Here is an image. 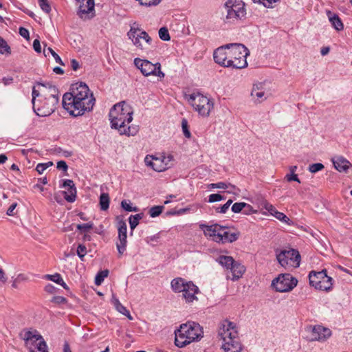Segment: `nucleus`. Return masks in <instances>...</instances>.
Here are the masks:
<instances>
[{"instance_id":"1","label":"nucleus","mask_w":352,"mask_h":352,"mask_svg":"<svg viewBox=\"0 0 352 352\" xmlns=\"http://www.w3.org/2000/svg\"><path fill=\"white\" fill-rule=\"evenodd\" d=\"M62 102L63 107L70 115L79 116L93 109L95 98L88 86L80 82L72 85L71 91L63 95Z\"/></svg>"},{"instance_id":"2","label":"nucleus","mask_w":352,"mask_h":352,"mask_svg":"<svg viewBox=\"0 0 352 352\" xmlns=\"http://www.w3.org/2000/svg\"><path fill=\"white\" fill-rule=\"evenodd\" d=\"M133 113L131 107L124 101L115 104L109 112L111 128L117 129L120 135H135L138 132L136 126H126V124L133 120Z\"/></svg>"},{"instance_id":"3","label":"nucleus","mask_w":352,"mask_h":352,"mask_svg":"<svg viewBox=\"0 0 352 352\" xmlns=\"http://www.w3.org/2000/svg\"><path fill=\"white\" fill-rule=\"evenodd\" d=\"M37 85L43 88L41 90V94L44 98L39 102L37 107L34 108V112L38 116H48L54 111L58 102V91L55 86L49 83L37 82Z\"/></svg>"},{"instance_id":"4","label":"nucleus","mask_w":352,"mask_h":352,"mask_svg":"<svg viewBox=\"0 0 352 352\" xmlns=\"http://www.w3.org/2000/svg\"><path fill=\"white\" fill-rule=\"evenodd\" d=\"M204 331L199 324L188 322L182 324L175 331V344L177 347L182 348L203 337Z\"/></svg>"},{"instance_id":"5","label":"nucleus","mask_w":352,"mask_h":352,"mask_svg":"<svg viewBox=\"0 0 352 352\" xmlns=\"http://www.w3.org/2000/svg\"><path fill=\"white\" fill-rule=\"evenodd\" d=\"M219 336L222 340V348L225 352H241L242 346L239 341L238 331L234 323L224 320L221 324Z\"/></svg>"},{"instance_id":"6","label":"nucleus","mask_w":352,"mask_h":352,"mask_svg":"<svg viewBox=\"0 0 352 352\" xmlns=\"http://www.w3.org/2000/svg\"><path fill=\"white\" fill-rule=\"evenodd\" d=\"M228 47V60H230V67L235 69H243L248 66L246 58L250 52L248 49L241 43L226 44Z\"/></svg>"},{"instance_id":"7","label":"nucleus","mask_w":352,"mask_h":352,"mask_svg":"<svg viewBox=\"0 0 352 352\" xmlns=\"http://www.w3.org/2000/svg\"><path fill=\"white\" fill-rule=\"evenodd\" d=\"M20 336L30 352H48L45 341L36 330H24Z\"/></svg>"},{"instance_id":"8","label":"nucleus","mask_w":352,"mask_h":352,"mask_svg":"<svg viewBox=\"0 0 352 352\" xmlns=\"http://www.w3.org/2000/svg\"><path fill=\"white\" fill-rule=\"evenodd\" d=\"M188 101L193 109L203 117L209 116L210 111L214 108L213 100L199 92L189 95Z\"/></svg>"},{"instance_id":"9","label":"nucleus","mask_w":352,"mask_h":352,"mask_svg":"<svg viewBox=\"0 0 352 352\" xmlns=\"http://www.w3.org/2000/svg\"><path fill=\"white\" fill-rule=\"evenodd\" d=\"M244 6L245 3L242 1L228 0L224 5L227 12L225 21L226 23H234L236 21L244 19L246 15Z\"/></svg>"},{"instance_id":"10","label":"nucleus","mask_w":352,"mask_h":352,"mask_svg":"<svg viewBox=\"0 0 352 352\" xmlns=\"http://www.w3.org/2000/svg\"><path fill=\"white\" fill-rule=\"evenodd\" d=\"M309 279V284L319 290L329 291L333 285V279L327 276L326 270L320 272H310Z\"/></svg>"},{"instance_id":"11","label":"nucleus","mask_w":352,"mask_h":352,"mask_svg":"<svg viewBox=\"0 0 352 352\" xmlns=\"http://www.w3.org/2000/svg\"><path fill=\"white\" fill-rule=\"evenodd\" d=\"M134 64L145 76L153 75L162 79L165 76L164 73L161 71V64L160 63L153 64L148 60L135 58Z\"/></svg>"},{"instance_id":"12","label":"nucleus","mask_w":352,"mask_h":352,"mask_svg":"<svg viewBox=\"0 0 352 352\" xmlns=\"http://www.w3.org/2000/svg\"><path fill=\"white\" fill-rule=\"evenodd\" d=\"M127 36L136 48L142 51L146 49L143 41L147 45H151L152 43V38L146 32L133 26H131L130 30L127 32Z\"/></svg>"},{"instance_id":"13","label":"nucleus","mask_w":352,"mask_h":352,"mask_svg":"<svg viewBox=\"0 0 352 352\" xmlns=\"http://www.w3.org/2000/svg\"><path fill=\"white\" fill-rule=\"evenodd\" d=\"M276 258L280 265L284 267H298L300 265V255L298 251L294 249L283 250L276 254Z\"/></svg>"},{"instance_id":"14","label":"nucleus","mask_w":352,"mask_h":352,"mask_svg":"<svg viewBox=\"0 0 352 352\" xmlns=\"http://www.w3.org/2000/svg\"><path fill=\"white\" fill-rule=\"evenodd\" d=\"M297 283V279L291 274H283L272 280V286L278 292H287L294 289Z\"/></svg>"},{"instance_id":"15","label":"nucleus","mask_w":352,"mask_h":352,"mask_svg":"<svg viewBox=\"0 0 352 352\" xmlns=\"http://www.w3.org/2000/svg\"><path fill=\"white\" fill-rule=\"evenodd\" d=\"M79 3L78 16L82 20H89L92 19L94 14V0H76Z\"/></svg>"},{"instance_id":"16","label":"nucleus","mask_w":352,"mask_h":352,"mask_svg":"<svg viewBox=\"0 0 352 352\" xmlns=\"http://www.w3.org/2000/svg\"><path fill=\"white\" fill-rule=\"evenodd\" d=\"M229 47H226V45L221 46L214 50L213 53V58L217 64L230 67V60H228V50Z\"/></svg>"},{"instance_id":"17","label":"nucleus","mask_w":352,"mask_h":352,"mask_svg":"<svg viewBox=\"0 0 352 352\" xmlns=\"http://www.w3.org/2000/svg\"><path fill=\"white\" fill-rule=\"evenodd\" d=\"M239 236L240 232L239 231H232V229L229 228L221 226L220 234L218 235L219 237V243H232L236 241L239 239Z\"/></svg>"},{"instance_id":"18","label":"nucleus","mask_w":352,"mask_h":352,"mask_svg":"<svg viewBox=\"0 0 352 352\" xmlns=\"http://www.w3.org/2000/svg\"><path fill=\"white\" fill-rule=\"evenodd\" d=\"M146 166L151 167L157 172H162L169 168L167 164H165L164 160L160 157H153L147 155L144 159Z\"/></svg>"},{"instance_id":"19","label":"nucleus","mask_w":352,"mask_h":352,"mask_svg":"<svg viewBox=\"0 0 352 352\" xmlns=\"http://www.w3.org/2000/svg\"><path fill=\"white\" fill-rule=\"evenodd\" d=\"M199 228L204 232V234L206 237L211 239L212 241L217 243H219V237L218 235L220 234V225L217 223L210 226L200 224Z\"/></svg>"},{"instance_id":"20","label":"nucleus","mask_w":352,"mask_h":352,"mask_svg":"<svg viewBox=\"0 0 352 352\" xmlns=\"http://www.w3.org/2000/svg\"><path fill=\"white\" fill-rule=\"evenodd\" d=\"M331 335L329 329L320 325L314 327L311 331V340L318 341H324Z\"/></svg>"},{"instance_id":"21","label":"nucleus","mask_w":352,"mask_h":352,"mask_svg":"<svg viewBox=\"0 0 352 352\" xmlns=\"http://www.w3.org/2000/svg\"><path fill=\"white\" fill-rule=\"evenodd\" d=\"M63 188H68L67 192L63 191L65 199L70 203L75 201L76 197V188L74 182L71 179H66L63 182Z\"/></svg>"},{"instance_id":"22","label":"nucleus","mask_w":352,"mask_h":352,"mask_svg":"<svg viewBox=\"0 0 352 352\" xmlns=\"http://www.w3.org/2000/svg\"><path fill=\"white\" fill-rule=\"evenodd\" d=\"M251 96L257 102H261L262 101L266 100L267 98V96L266 95L261 83L254 85L251 91Z\"/></svg>"},{"instance_id":"23","label":"nucleus","mask_w":352,"mask_h":352,"mask_svg":"<svg viewBox=\"0 0 352 352\" xmlns=\"http://www.w3.org/2000/svg\"><path fill=\"white\" fill-rule=\"evenodd\" d=\"M187 289H189L188 290V292H186V294H182L185 301L190 303L194 300H197V297L195 295L199 292V288L192 281H189Z\"/></svg>"},{"instance_id":"24","label":"nucleus","mask_w":352,"mask_h":352,"mask_svg":"<svg viewBox=\"0 0 352 352\" xmlns=\"http://www.w3.org/2000/svg\"><path fill=\"white\" fill-rule=\"evenodd\" d=\"M189 281L186 280L185 279L178 277L172 280L170 283V286L173 292L175 293H181L185 288L188 285Z\"/></svg>"},{"instance_id":"25","label":"nucleus","mask_w":352,"mask_h":352,"mask_svg":"<svg viewBox=\"0 0 352 352\" xmlns=\"http://www.w3.org/2000/svg\"><path fill=\"white\" fill-rule=\"evenodd\" d=\"M327 16H328V19L331 23V25L336 30L340 31V30H343V28H344L343 23L337 14L333 13L330 10H327Z\"/></svg>"},{"instance_id":"26","label":"nucleus","mask_w":352,"mask_h":352,"mask_svg":"<svg viewBox=\"0 0 352 352\" xmlns=\"http://www.w3.org/2000/svg\"><path fill=\"white\" fill-rule=\"evenodd\" d=\"M230 271L232 274V280H236L243 276L245 271V268L243 265L235 261L231 267Z\"/></svg>"},{"instance_id":"27","label":"nucleus","mask_w":352,"mask_h":352,"mask_svg":"<svg viewBox=\"0 0 352 352\" xmlns=\"http://www.w3.org/2000/svg\"><path fill=\"white\" fill-rule=\"evenodd\" d=\"M350 164V162L343 157H338L336 160H333L334 167L340 172H346Z\"/></svg>"},{"instance_id":"28","label":"nucleus","mask_w":352,"mask_h":352,"mask_svg":"<svg viewBox=\"0 0 352 352\" xmlns=\"http://www.w3.org/2000/svg\"><path fill=\"white\" fill-rule=\"evenodd\" d=\"M126 238V234H118V241L116 243V247L120 256H122L126 250L127 243Z\"/></svg>"},{"instance_id":"29","label":"nucleus","mask_w":352,"mask_h":352,"mask_svg":"<svg viewBox=\"0 0 352 352\" xmlns=\"http://www.w3.org/2000/svg\"><path fill=\"white\" fill-rule=\"evenodd\" d=\"M112 300L118 311L126 316L129 320H133V317L130 314L129 311L120 302L118 299L113 296Z\"/></svg>"},{"instance_id":"30","label":"nucleus","mask_w":352,"mask_h":352,"mask_svg":"<svg viewBox=\"0 0 352 352\" xmlns=\"http://www.w3.org/2000/svg\"><path fill=\"white\" fill-rule=\"evenodd\" d=\"M217 261L220 265L225 267L226 269H230L235 262L234 258L230 256H220L217 258Z\"/></svg>"},{"instance_id":"31","label":"nucleus","mask_w":352,"mask_h":352,"mask_svg":"<svg viewBox=\"0 0 352 352\" xmlns=\"http://www.w3.org/2000/svg\"><path fill=\"white\" fill-rule=\"evenodd\" d=\"M110 198L108 193L103 192L100 196L99 205L101 210L105 211L109 207Z\"/></svg>"},{"instance_id":"32","label":"nucleus","mask_w":352,"mask_h":352,"mask_svg":"<svg viewBox=\"0 0 352 352\" xmlns=\"http://www.w3.org/2000/svg\"><path fill=\"white\" fill-rule=\"evenodd\" d=\"M43 54L45 56H47L49 54H51L52 56L54 58L56 63L64 65L63 62L62 61L60 56L53 50L51 47H47V45H44Z\"/></svg>"},{"instance_id":"33","label":"nucleus","mask_w":352,"mask_h":352,"mask_svg":"<svg viewBox=\"0 0 352 352\" xmlns=\"http://www.w3.org/2000/svg\"><path fill=\"white\" fill-rule=\"evenodd\" d=\"M45 278L47 280H52L54 283H56L60 285L65 289L67 288L66 283L63 281L61 276L58 273H56L53 275L47 274L45 276Z\"/></svg>"},{"instance_id":"34","label":"nucleus","mask_w":352,"mask_h":352,"mask_svg":"<svg viewBox=\"0 0 352 352\" xmlns=\"http://www.w3.org/2000/svg\"><path fill=\"white\" fill-rule=\"evenodd\" d=\"M144 217V213H138L135 215H131L129 217V225L131 230H134L139 223V221Z\"/></svg>"},{"instance_id":"35","label":"nucleus","mask_w":352,"mask_h":352,"mask_svg":"<svg viewBox=\"0 0 352 352\" xmlns=\"http://www.w3.org/2000/svg\"><path fill=\"white\" fill-rule=\"evenodd\" d=\"M109 274V270H104L99 272L95 278V284L96 285H100L103 282L104 278L107 277Z\"/></svg>"},{"instance_id":"36","label":"nucleus","mask_w":352,"mask_h":352,"mask_svg":"<svg viewBox=\"0 0 352 352\" xmlns=\"http://www.w3.org/2000/svg\"><path fill=\"white\" fill-rule=\"evenodd\" d=\"M163 210L164 206H153L150 208L148 213L151 217H156L162 212Z\"/></svg>"},{"instance_id":"37","label":"nucleus","mask_w":352,"mask_h":352,"mask_svg":"<svg viewBox=\"0 0 352 352\" xmlns=\"http://www.w3.org/2000/svg\"><path fill=\"white\" fill-rule=\"evenodd\" d=\"M159 36L164 41H168L170 39L168 30L166 27H162L159 30Z\"/></svg>"},{"instance_id":"38","label":"nucleus","mask_w":352,"mask_h":352,"mask_svg":"<svg viewBox=\"0 0 352 352\" xmlns=\"http://www.w3.org/2000/svg\"><path fill=\"white\" fill-rule=\"evenodd\" d=\"M53 165L52 162H48L47 163H39L36 167V170L38 174H42L47 168Z\"/></svg>"},{"instance_id":"39","label":"nucleus","mask_w":352,"mask_h":352,"mask_svg":"<svg viewBox=\"0 0 352 352\" xmlns=\"http://www.w3.org/2000/svg\"><path fill=\"white\" fill-rule=\"evenodd\" d=\"M0 53L3 54H10V47L1 37H0Z\"/></svg>"},{"instance_id":"40","label":"nucleus","mask_w":352,"mask_h":352,"mask_svg":"<svg viewBox=\"0 0 352 352\" xmlns=\"http://www.w3.org/2000/svg\"><path fill=\"white\" fill-rule=\"evenodd\" d=\"M229 186H230L231 188H234L235 186L230 184H226L225 182H218V183H215V184H210L208 187L210 188H222V189H226L228 188Z\"/></svg>"},{"instance_id":"41","label":"nucleus","mask_w":352,"mask_h":352,"mask_svg":"<svg viewBox=\"0 0 352 352\" xmlns=\"http://www.w3.org/2000/svg\"><path fill=\"white\" fill-rule=\"evenodd\" d=\"M245 206L247 204L245 202L234 203L232 206V211L234 213L240 212Z\"/></svg>"},{"instance_id":"42","label":"nucleus","mask_w":352,"mask_h":352,"mask_svg":"<svg viewBox=\"0 0 352 352\" xmlns=\"http://www.w3.org/2000/svg\"><path fill=\"white\" fill-rule=\"evenodd\" d=\"M121 206L123 209L128 212H138V208L137 207H133L131 206L130 202H127L126 200H123L121 202Z\"/></svg>"},{"instance_id":"43","label":"nucleus","mask_w":352,"mask_h":352,"mask_svg":"<svg viewBox=\"0 0 352 352\" xmlns=\"http://www.w3.org/2000/svg\"><path fill=\"white\" fill-rule=\"evenodd\" d=\"M324 165L321 163L312 164L309 165V170L311 173H315L318 171L322 170L324 168Z\"/></svg>"},{"instance_id":"44","label":"nucleus","mask_w":352,"mask_h":352,"mask_svg":"<svg viewBox=\"0 0 352 352\" xmlns=\"http://www.w3.org/2000/svg\"><path fill=\"white\" fill-rule=\"evenodd\" d=\"M38 3L42 10L47 14L50 12L51 7L47 0H38Z\"/></svg>"},{"instance_id":"45","label":"nucleus","mask_w":352,"mask_h":352,"mask_svg":"<svg viewBox=\"0 0 352 352\" xmlns=\"http://www.w3.org/2000/svg\"><path fill=\"white\" fill-rule=\"evenodd\" d=\"M94 224L92 223L78 224L76 228L81 232H87L93 228Z\"/></svg>"},{"instance_id":"46","label":"nucleus","mask_w":352,"mask_h":352,"mask_svg":"<svg viewBox=\"0 0 352 352\" xmlns=\"http://www.w3.org/2000/svg\"><path fill=\"white\" fill-rule=\"evenodd\" d=\"M36 86L39 89L38 90L36 89L35 87H34L33 89H32V102L33 104V108H34L36 107V105H35V100H36V97L39 96L40 92H41V90L43 89V88L42 87H38L37 85H36Z\"/></svg>"},{"instance_id":"47","label":"nucleus","mask_w":352,"mask_h":352,"mask_svg":"<svg viewBox=\"0 0 352 352\" xmlns=\"http://www.w3.org/2000/svg\"><path fill=\"white\" fill-rule=\"evenodd\" d=\"M232 199H229L221 207L217 208L216 209L217 212L226 213L227 212L228 209L229 208V207L230 206V205L232 204Z\"/></svg>"},{"instance_id":"48","label":"nucleus","mask_w":352,"mask_h":352,"mask_svg":"<svg viewBox=\"0 0 352 352\" xmlns=\"http://www.w3.org/2000/svg\"><path fill=\"white\" fill-rule=\"evenodd\" d=\"M127 226L125 221L121 220L118 222V234H126Z\"/></svg>"},{"instance_id":"49","label":"nucleus","mask_w":352,"mask_h":352,"mask_svg":"<svg viewBox=\"0 0 352 352\" xmlns=\"http://www.w3.org/2000/svg\"><path fill=\"white\" fill-rule=\"evenodd\" d=\"M87 248L84 245L80 244L77 248V254L82 260V258L86 254Z\"/></svg>"},{"instance_id":"50","label":"nucleus","mask_w":352,"mask_h":352,"mask_svg":"<svg viewBox=\"0 0 352 352\" xmlns=\"http://www.w3.org/2000/svg\"><path fill=\"white\" fill-rule=\"evenodd\" d=\"M274 217H275L278 220H280L283 222H285V223H288L289 221V219L285 214H283V212H278V211H276L275 212V214L274 215Z\"/></svg>"},{"instance_id":"51","label":"nucleus","mask_w":352,"mask_h":352,"mask_svg":"<svg viewBox=\"0 0 352 352\" xmlns=\"http://www.w3.org/2000/svg\"><path fill=\"white\" fill-rule=\"evenodd\" d=\"M224 199V197L220 194H212L208 197V201L210 203L217 202Z\"/></svg>"},{"instance_id":"52","label":"nucleus","mask_w":352,"mask_h":352,"mask_svg":"<svg viewBox=\"0 0 352 352\" xmlns=\"http://www.w3.org/2000/svg\"><path fill=\"white\" fill-rule=\"evenodd\" d=\"M182 126L183 129L184 134L185 137L189 138H190V132L189 131L188 129V122L187 120L184 119L182 122Z\"/></svg>"},{"instance_id":"53","label":"nucleus","mask_w":352,"mask_h":352,"mask_svg":"<svg viewBox=\"0 0 352 352\" xmlns=\"http://www.w3.org/2000/svg\"><path fill=\"white\" fill-rule=\"evenodd\" d=\"M161 0H143L141 5L146 6H157L160 3Z\"/></svg>"},{"instance_id":"54","label":"nucleus","mask_w":352,"mask_h":352,"mask_svg":"<svg viewBox=\"0 0 352 352\" xmlns=\"http://www.w3.org/2000/svg\"><path fill=\"white\" fill-rule=\"evenodd\" d=\"M285 179H287V182L295 181L298 183H300V181L298 179V175H296L295 173H291V174L286 175Z\"/></svg>"},{"instance_id":"55","label":"nucleus","mask_w":352,"mask_h":352,"mask_svg":"<svg viewBox=\"0 0 352 352\" xmlns=\"http://www.w3.org/2000/svg\"><path fill=\"white\" fill-rule=\"evenodd\" d=\"M265 209H266L272 215H274L275 212L277 211L274 206L269 203H265Z\"/></svg>"},{"instance_id":"56","label":"nucleus","mask_w":352,"mask_h":352,"mask_svg":"<svg viewBox=\"0 0 352 352\" xmlns=\"http://www.w3.org/2000/svg\"><path fill=\"white\" fill-rule=\"evenodd\" d=\"M57 168L66 172L67 170L68 166L65 161L61 160L57 162Z\"/></svg>"},{"instance_id":"57","label":"nucleus","mask_w":352,"mask_h":352,"mask_svg":"<svg viewBox=\"0 0 352 352\" xmlns=\"http://www.w3.org/2000/svg\"><path fill=\"white\" fill-rule=\"evenodd\" d=\"M66 298L63 296H54L52 300V302H55L56 304L65 303L66 302Z\"/></svg>"},{"instance_id":"58","label":"nucleus","mask_w":352,"mask_h":352,"mask_svg":"<svg viewBox=\"0 0 352 352\" xmlns=\"http://www.w3.org/2000/svg\"><path fill=\"white\" fill-rule=\"evenodd\" d=\"M33 48L34 50L38 52V53H41V43H40V41L38 40V39H35L33 42Z\"/></svg>"},{"instance_id":"59","label":"nucleus","mask_w":352,"mask_h":352,"mask_svg":"<svg viewBox=\"0 0 352 352\" xmlns=\"http://www.w3.org/2000/svg\"><path fill=\"white\" fill-rule=\"evenodd\" d=\"M19 34L23 38L28 39L29 38V31L25 28H19Z\"/></svg>"},{"instance_id":"60","label":"nucleus","mask_w":352,"mask_h":352,"mask_svg":"<svg viewBox=\"0 0 352 352\" xmlns=\"http://www.w3.org/2000/svg\"><path fill=\"white\" fill-rule=\"evenodd\" d=\"M16 206H17L16 203H13L12 204H11L10 206L9 207V208L8 209L6 214L9 216H13L14 215L13 212Z\"/></svg>"},{"instance_id":"61","label":"nucleus","mask_w":352,"mask_h":352,"mask_svg":"<svg viewBox=\"0 0 352 352\" xmlns=\"http://www.w3.org/2000/svg\"><path fill=\"white\" fill-rule=\"evenodd\" d=\"M16 281H18L19 283L21 282L27 281L28 280V277L27 275L24 274H19L17 277L16 278Z\"/></svg>"},{"instance_id":"62","label":"nucleus","mask_w":352,"mask_h":352,"mask_svg":"<svg viewBox=\"0 0 352 352\" xmlns=\"http://www.w3.org/2000/svg\"><path fill=\"white\" fill-rule=\"evenodd\" d=\"M161 157L164 160L165 164H167V166H169L170 168L171 166L170 162L173 160V156L171 155H168V156L162 155Z\"/></svg>"},{"instance_id":"63","label":"nucleus","mask_w":352,"mask_h":352,"mask_svg":"<svg viewBox=\"0 0 352 352\" xmlns=\"http://www.w3.org/2000/svg\"><path fill=\"white\" fill-rule=\"evenodd\" d=\"M71 67L74 71H76L80 67L79 63L76 59L71 60Z\"/></svg>"},{"instance_id":"64","label":"nucleus","mask_w":352,"mask_h":352,"mask_svg":"<svg viewBox=\"0 0 352 352\" xmlns=\"http://www.w3.org/2000/svg\"><path fill=\"white\" fill-rule=\"evenodd\" d=\"M1 82L4 85H9L13 82V78L12 77H3L1 79Z\"/></svg>"}]
</instances>
